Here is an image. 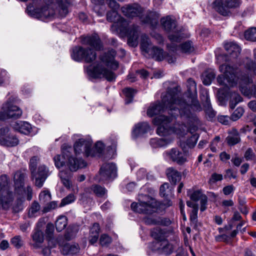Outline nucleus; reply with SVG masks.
I'll return each instance as SVG.
<instances>
[{
	"instance_id": "1",
	"label": "nucleus",
	"mask_w": 256,
	"mask_h": 256,
	"mask_svg": "<svg viewBox=\"0 0 256 256\" xmlns=\"http://www.w3.org/2000/svg\"><path fill=\"white\" fill-rule=\"evenodd\" d=\"M187 90L184 95V100L179 98V87L168 88L165 94H162V102L159 101L151 104L147 110V114L152 117L168 109V113L172 117H176L180 112V108L191 104L194 110H200V104L197 99L196 82L191 78L187 80Z\"/></svg>"
},
{
	"instance_id": "2",
	"label": "nucleus",
	"mask_w": 256,
	"mask_h": 256,
	"mask_svg": "<svg viewBox=\"0 0 256 256\" xmlns=\"http://www.w3.org/2000/svg\"><path fill=\"white\" fill-rule=\"evenodd\" d=\"M219 69L224 73L217 78L220 85L231 87L236 85L238 82L240 90L244 96L248 97L252 96L256 98V86L254 85L252 89L250 88L249 84L252 83V80L248 74L241 72L236 66L226 64L220 65Z\"/></svg>"
},
{
	"instance_id": "3",
	"label": "nucleus",
	"mask_w": 256,
	"mask_h": 256,
	"mask_svg": "<svg viewBox=\"0 0 256 256\" xmlns=\"http://www.w3.org/2000/svg\"><path fill=\"white\" fill-rule=\"evenodd\" d=\"M182 108H180V112L178 115L181 116L186 118L187 120V126L184 124H176L174 126H172L173 132L179 134L181 136H184L188 132L192 134L196 132L198 129V126L200 125V120L195 114L191 112L190 108L194 110L200 111V110H194L191 104L188 106H182Z\"/></svg>"
},
{
	"instance_id": "4",
	"label": "nucleus",
	"mask_w": 256,
	"mask_h": 256,
	"mask_svg": "<svg viewBox=\"0 0 256 256\" xmlns=\"http://www.w3.org/2000/svg\"><path fill=\"white\" fill-rule=\"evenodd\" d=\"M111 29L112 30L120 32L123 35L127 36L128 43L130 46H134L136 45L138 37V26L134 24L128 27V22L121 18L118 22L112 24Z\"/></svg>"
},
{
	"instance_id": "5",
	"label": "nucleus",
	"mask_w": 256,
	"mask_h": 256,
	"mask_svg": "<svg viewBox=\"0 0 256 256\" xmlns=\"http://www.w3.org/2000/svg\"><path fill=\"white\" fill-rule=\"evenodd\" d=\"M86 73L93 78H105L108 82L114 81L116 74L104 66L101 62L90 64L86 68Z\"/></svg>"
},
{
	"instance_id": "6",
	"label": "nucleus",
	"mask_w": 256,
	"mask_h": 256,
	"mask_svg": "<svg viewBox=\"0 0 256 256\" xmlns=\"http://www.w3.org/2000/svg\"><path fill=\"white\" fill-rule=\"evenodd\" d=\"M160 22L166 31L173 32L168 36V39L172 42H179L184 38L182 30L178 29L176 20L172 18L170 16L162 18L160 19Z\"/></svg>"
},
{
	"instance_id": "7",
	"label": "nucleus",
	"mask_w": 256,
	"mask_h": 256,
	"mask_svg": "<svg viewBox=\"0 0 256 256\" xmlns=\"http://www.w3.org/2000/svg\"><path fill=\"white\" fill-rule=\"evenodd\" d=\"M157 202L155 199L148 195H141L138 202H132L131 208L140 214H148L150 212V209L156 208Z\"/></svg>"
},
{
	"instance_id": "8",
	"label": "nucleus",
	"mask_w": 256,
	"mask_h": 256,
	"mask_svg": "<svg viewBox=\"0 0 256 256\" xmlns=\"http://www.w3.org/2000/svg\"><path fill=\"white\" fill-rule=\"evenodd\" d=\"M72 58L76 62L84 61L86 63L94 62L96 57V52L90 48H84L81 46H76L72 49Z\"/></svg>"
},
{
	"instance_id": "9",
	"label": "nucleus",
	"mask_w": 256,
	"mask_h": 256,
	"mask_svg": "<svg viewBox=\"0 0 256 256\" xmlns=\"http://www.w3.org/2000/svg\"><path fill=\"white\" fill-rule=\"evenodd\" d=\"M172 118L164 115L156 116L152 120L154 124L158 126L156 130L157 134L160 136H167L172 132H173L172 126L170 123L172 120Z\"/></svg>"
},
{
	"instance_id": "10",
	"label": "nucleus",
	"mask_w": 256,
	"mask_h": 256,
	"mask_svg": "<svg viewBox=\"0 0 256 256\" xmlns=\"http://www.w3.org/2000/svg\"><path fill=\"white\" fill-rule=\"evenodd\" d=\"M22 114V110L18 106L7 102L0 108V120L7 119L20 118Z\"/></svg>"
},
{
	"instance_id": "11",
	"label": "nucleus",
	"mask_w": 256,
	"mask_h": 256,
	"mask_svg": "<svg viewBox=\"0 0 256 256\" xmlns=\"http://www.w3.org/2000/svg\"><path fill=\"white\" fill-rule=\"evenodd\" d=\"M214 8L220 14L227 16L230 14V8H236L240 6V0H215L213 2Z\"/></svg>"
},
{
	"instance_id": "12",
	"label": "nucleus",
	"mask_w": 256,
	"mask_h": 256,
	"mask_svg": "<svg viewBox=\"0 0 256 256\" xmlns=\"http://www.w3.org/2000/svg\"><path fill=\"white\" fill-rule=\"evenodd\" d=\"M92 142L90 140L80 138L75 142L74 148L76 154H83L86 157H94L96 154L92 149Z\"/></svg>"
},
{
	"instance_id": "13",
	"label": "nucleus",
	"mask_w": 256,
	"mask_h": 256,
	"mask_svg": "<svg viewBox=\"0 0 256 256\" xmlns=\"http://www.w3.org/2000/svg\"><path fill=\"white\" fill-rule=\"evenodd\" d=\"M51 172L48 168L44 164L40 165L34 171L31 173L32 180H34L35 186L41 188L46 180L50 176Z\"/></svg>"
},
{
	"instance_id": "14",
	"label": "nucleus",
	"mask_w": 256,
	"mask_h": 256,
	"mask_svg": "<svg viewBox=\"0 0 256 256\" xmlns=\"http://www.w3.org/2000/svg\"><path fill=\"white\" fill-rule=\"evenodd\" d=\"M117 176V168L114 163H105L99 170V181L106 182L113 180Z\"/></svg>"
},
{
	"instance_id": "15",
	"label": "nucleus",
	"mask_w": 256,
	"mask_h": 256,
	"mask_svg": "<svg viewBox=\"0 0 256 256\" xmlns=\"http://www.w3.org/2000/svg\"><path fill=\"white\" fill-rule=\"evenodd\" d=\"M28 12L33 17L42 20L53 18L55 14L54 10L48 6L34 9L32 12L29 11Z\"/></svg>"
},
{
	"instance_id": "16",
	"label": "nucleus",
	"mask_w": 256,
	"mask_h": 256,
	"mask_svg": "<svg viewBox=\"0 0 256 256\" xmlns=\"http://www.w3.org/2000/svg\"><path fill=\"white\" fill-rule=\"evenodd\" d=\"M14 199V194L12 190L0 192V208L8 210Z\"/></svg>"
},
{
	"instance_id": "17",
	"label": "nucleus",
	"mask_w": 256,
	"mask_h": 256,
	"mask_svg": "<svg viewBox=\"0 0 256 256\" xmlns=\"http://www.w3.org/2000/svg\"><path fill=\"white\" fill-rule=\"evenodd\" d=\"M116 55V50L114 49H111L108 50L107 52H105L100 56V58L101 62L104 63L106 66H110L112 68L115 70L118 67V62L114 60Z\"/></svg>"
},
{
	"instance_id": "18",
	"label": "nucleus",
	"mask_w": 256,
	"mask_h": 256,
	"mask_svg": "<svg viewBox=\"0 0 256 256\" xmlns=\"http://www.w3.org/2000/svg\"><path fill=\"white\" fill-rule=\"evenodd\" d=\"M121 9L123 14L128 18L140 17L143 12V8L136 4L127 5Z\"/></svg>"
},
{
	"instance_id": "19",
	"label": "nucleus",
	"mask_w": 256,
	"mask_h": 256,
	"mask_svg": "<svg viewBox=\"0 0 256 256\" xmlns=\"http://www.w3.org/2000/svg\"><path fill=\"white\" fill-rule=\"evenodd\" d=\"M170 160L176 162L178 165H182L187 160L185 154L177 148H172L166 152Z\"/></svg>"
},
{
	"instance_id": "20",
	"label": "nucleus",
	"mask_w": 256,
	"mask_h": 256,
	"mask_svg": "<svg viewBox=\"0 0 256 256\" xmlns=\"http://www.w3.org/2000/svg\"><path fill=\"white\" fill-rule=\"evenodd\" d=\"M82 43L84 44L90 46L96 50H100L102 49V42L97 34L84 38L82 40Z\"/></svg>"
},
{
	"instance_id": "21",
	"label": "nucleus",
	"mask_w": 256,
	"mask_h": 256,
	"mask_svg": "<svg viewBox=\"0 0 256 256\" xmlns=\"http://www.w3.org/2000/svg\"><path fill=\"white\" fill-rule=\"evenodd\" d=\"M86 166V162L82 159H78L71 156L70 153L66 162V166L70 172H76L78 168H83Z\"/></svg>"
},
{
	"instance_id": "22",
	"label": "nucleus",
	"mask_w": 256,
	"mask_h": 256,
	"mask_svg": "<svg viewBox=\"0 0 256 256\" xmlns=\"http://www.w3.org/2000/svg\"><path fill=\"white\" fill-rule=\"evenodd\" d=\"M72 150L71 147L62 149V154H57L54 158V164L56 168H60L66 165L68 157L69 156L70 150Z\"/></svg>"
},
{
	"instance_id": "23",
	"label": "nucleus",
	"mask_w": 256,
	"mask_h": 256,
	"mask_svg": "<svg viewBox=\"0 0 256 256\" xmlns=\"http://www.w3.org/2000/svg\"><path fill=\"white\" fill-rule=\"evenodd\" d=\"M224 48L232 58H236L240 53V48L234 42H226Z\"/></svg>"
},
{
	"instance_id": "24",
	"label": "nucleus",
	"mask_w": 256,
	"mask_h": 256,
	"mask_svg": "<svg viewBox=\"0 0 256 256\" xmlns=\"http://www.w3.org/2000/svg\"><path fill=\"white\" fill-rule=\"evenodd\" d=\"M166 174L172 184L176 185L182 178V174L180 172L172 167L168 168L166 170Z\"/></svg>"
},
{
	"instance_id": "25",
	"label": "nucleus",
	"mask_w": 256,
	"mask_h": 256,
	"mask_svg": "<svg viewBox=\"0 0 256 256\" xmlns=\"http://www.w3.org/2000/svg\"><path fill=\"white\" fill-rule=\"evenodd\" d=\"M13 128L21 134L26 135L30 134L32 130L31 125L28 122L24 121H18L14 124Z\"/></svg>"
},
{
	"instance_id": "26",
	"label": "nucleus",
	"mask_w": 256,
	"mask_h": 256,
	"mask_svg": "<svg viewBox=\"0 0 256 256\" xmlns=\"http://www.w3.org/2000/svg\"><path fill=\"white\" fill-rule=\"evenodd\" d=\"M149 130L150 126L148 122H140L135 126L132 131V136L136 138L147 132Z\"/></svg>"
},
{
	"instance_id": "27",
	"label": "nucleus",
	"mask_w": 256,
	"mask_h": 256,
	"mask_svg": "<svg viewBox=\"0 0 256 256\" xmlns=\"http://www.w3.org/2000/svg\"><path fill=\"white\" fill-rule=\"evenodd\" d=\"M228 144L230 146H234L240 142V138L238 132L234 128L228 132L226 138Z\"/></svg>"
},
{
	"instance_id": "28",
	"label": "nucleus",
	"mask_w": 256,
	"mask_h": 256,
	"mask_svg": "<svg viewBox=\"0 0 256 256\" xmlns=\"http://www.w3.org/2000/svg\"><path fill=\"white\" fill-rule=\"evenodd\" d=\"M100 226L98 223H94L90 228L88 236V241L91 244H94L99 237Z\"/></svg>"
},
{
	"instance_id": "29",
	"label": "nucleus",
	"mask_w": 256,
	"mask_h": 256,
	"mask_svg": "<svg viewBox=\"0 0 256 256\" xmlns=\"http://www.w3.org/2000/svg\"><path fill=\"white\" fill-rule=\"evenodd\" d=\"M19 140L15 135L8 133L4 137V139L0 141V144L4 146L12 147L17 146L18 144Z\"/></svg>"
},
{
	"instance_id": "30",
	"label": "nucleus",
	"mask_w": 256,
	"mask_h": 256,
	"mask_svg": "<svg viewBox=\"0 0 256 256\" xmlns=\"http://www.w3.org/2000/svg\"><path fill=\"white\" fill-rule=\"evenodd\" d=\"M172 141V139L170 138H154L150 140V145L154 148L162 147L170 144Z\"/></svg>"
},
{
	"instance_id": "31",
	"label": "nucleus",
	"mask_w": 256,
	"mask_h": 256,
	"mask_svg": "<svg viewBox=\"0 0 256 256\" xmlns=\"http://www.w3.org/2000/svg\"><path fill=\"white\" fill-rule=\"evenodd\" d=\"M80 248L78 244H66L64 246L62 250V253L64 255L75 254L79 252Z\"/></svg>"
},
{
	"instance_id": "32",
	"label": "nucleus",
	"mask_w": 256,
	"mask_h": 256,
	"mask_svg": "<svg viewBox=\"0 0 256 256\" xmlns=\"http://www.w3.org/2000/svg\"><path fill=\"white\" fill-rule=\"evenodd\" d=\"M148 56L158 61H162L165 57L166 54L162 48L154 46Z\"/></svg>"
},
{
	"instance_id": "33",
	"label": "nucleus",
	"mask_w": 256,
	"mask_h": 256,
	"mask_svg": "<svg viewBox=\"0 0 256 256\" xmlns=\"http://www.w3.org/2000/svg\"><path fill=\"white\" fill-rule=\"evenodd\" d=\"M57 2L58 4L57 10L59 16L62 18L65 17L68 12V1L66 0H59Z\"/></svg>"
},
{
	"instance_id": "34",
	"label": "nucleus",
	"mask_w": 256,
	"mask_h": 256,
	"mask_svg": "<svg viewBox=\"0 0 256 256\" xmlns=\"http://www.w3.org/2000/svg\"><path fill=\"white\" fill-rule=\"evenodd\" d=\"M79 230L78 225L70 224L68 227L64 234V238L67 240H70L74 238Z\"/></svg>"
},
{
	"instance_id": "35",
	"label": "nucleus",
	"mask_w": 256,
	"mask_h": 256,
	"mask_svg": "<svg viewBox=\"0 0 256 256\" xmlns=\"http://www.w3.org/2000/svg\"><path fill=\"white\" fill-rule=\"evenodd\" d=\"M216 76L214 72L212 70H206L203 72L202 76V82L206 86H208L211 83L212 80H214Z\"/></svg>"
},
{
	"instance_id": "36",
	"label": "nucleus",
	"mask_w": 256,
	"mask_h": 256,
	"mask_svg": "<svg viewBox=\"0 0 256 256\" xmlns=\"http://www.w3.org/2000/svg\"><path fill=\"white\" fill-rule=\"evenodd\" d=\"M199 136L197 134H194L191 137L188 138L186 142H180V146L182 147L183 150L186 148V144L188 148H194L198 138Z\"/></svg>"
},
{
	"instance_id": "37",
	"label": "nucleus",
	"mask_w": 256,
	"mask_h": 256,
	"mask_svg": "<svg viewBox=\"0 0 256 256\" xmlns=\"http://www.w3.org/2000/svg\"><path fill=\"white\" fill-rule=\"evenodd\" d=\"M11 190L10 182L6 174L0 176V192Z\"/></svg>"
},
{
	"instance_id": "38",
	"label": "nucleus",
	"mask_w": 256,
	"mask_h": 256,
	"mask_svg": "<svg viewBox=\"0 0 256 256\" xmlns=\"http://www.w3.org/2000/svg\"><path fill=\"white\" fill-rule=\"evenodd\" d=\"M90 190L96 196L99 198L104 197L107 194V190L104 187L99 184H92Z\"/></svg>"
},
{
	"instance_id": "39",
	"label": "nucleus",
	"mask_w": 256,
	"mask_h": 256,
	"mask_svg": "<svg viewBox=\"0 0 256 256\" xmlns=\"http://www.w3.org/2000/svg\"><path fill=\"white\" fill-rule=\"evenodd\" d=\"M68 225V218L64 216H59L55 222L56 230L58 232L63 230Z\"/></svg>"
},
{
	"instance_id": "40",
	"label": "nucleus",
	"mask_w": 256,
	"mask_h": 256,
	"mask_svg": "<svg viewBox=\"0 0 256 256\" xmlns=\"http://www.w3.org/2000/svg\"><path fill=\"white\" fill-rule=\"evenodd\" d=\"M122 92L126 97V104H128L132 102L135 94L136 93V90L131 88H126L123 90Z\"/></svg>"
},
{
	"instance_id": "41",
	"label": "nucleus",
	"mask_w": 256,
	"mask_h": 256,
	"mask_svg": "<svg viewBox=\"0 0 256 256\" xmlns=\"http://www.w3.org/2000/svg\"><path fill=\"white\" fill-rule=\"evenodd\" d=\"M26 176V172L21 170L17 171L14 176V184L24 186V178Z\"/></svg>"
},
{
	"instance_id": "42",
	"label": "nucleus",
	"mask_w": 256,
	"mask_h": 256,
	"mask_svg": "<svg viewBox=\"0 0 256 256\" xmlns=\"http://www.w3.org/2000/svg\"><path fill=\"white\" fill-rule=\"evenodd\" d=\"M160 250L162 253L169 255L174 252V246L166 240L163 241L161 244Z\"/></svg>"
},
{
	"instance_id": "43",
	"label": "nucleus",
	"mask_w": 256,
	"mask_h": 256,
	"mask_svg": "<svg viewBox=\"0 0 256 256\" xmlns=\"http://www.w3.org/2000/svg\"><path fill=\"white\" fill-rule=\"evenodd\" d=\"M245 38L249 41L256 42V28H251L244 32Z\"/></svg>"
},
{
	"instance_id": "44",
	"label": "nucleus",
	"mask_w": 256,
	"mask_h": 256,
	"mask_svg": "<svg viewBox=\"0 0 256 256\" xmlns=\"http://www.w3.org/2000/svg\"><path fill=\"white\" fill-rule=\"evenodd\" d=\"M40 210V205L38 202L36 200L34 201L31 205L29 210L28 215L30 218L34 217L36 214Z\"/></svg>"
},
{
	"instance_id": "45",
	"label": "nucleus",
	"mask_w": 256,
	"mask_h": 256,
	"mask_svg": "<svg viewBox=\"0 0 256 256\" xmlns=\"http://www.w3.org/2000/svg\"><path fill=\"white\" fill-rule=\"evenodd\" d=\"M50 200L51 194L48 190H44L40 194L39 200L41 204H44L49 202Z\"/></svg>"
},
{
	"instance_id": "46",
	"label": "nucleus",
	"mask_w": 256,
	"mask_h": 256,
	"mask_svg": "<svg viewBox=\"0 0 256 256\" xmlns=\"http://www.w3.org/2000/svg\"><path fill=\"white\" fill-rule=\"evenodd\" d=\"M244 109L240 106L236 108V109L232 112L230 116V120L232 121H236L240 119L244 113Z\"/></svg>"
},
{
	"instance_id": "47",
	"label": "nucleus",
	"mask_w": 256,
	"mask_h": 256,
	"mask_svg": "<svg viewBox=\"0 0 256 256\" xmlns=\"http://www.w3.org/2000/svg\"><path fill=\"white\" fill-rule=\"evenodd\" d=\"M153 46L147 40H143L140 44L142 51L148 55L151 52Z\"/></svg>"
},
{
	"instance_id": "48",
	"label": "nucleus",
	"mask_w": 256,
	"mask_h": 256,
	"mask_svg": "<svg viewBox=\"0 0 256 256\" xmlns=\"http://www.w3.org/2000/svg\"><path fill=\"white\" fill-rule=\"evenodd\" d=\"M201 100L204 106V110L212 108L208 94L207 92L204 94H202L201 96Z\"/></svg>"
},
{
	"instance_id": "49",
	"label": "nucleus",
	"mask_w": 256,
	"mask_h": 256,
	"mask_svg": "<svg viewBox=\"0 0 256 256\" xmlns=\"http://www.w3.org/2000/svg\"><path fill=\"white\" fill-rule=\"evenodd\" d=\"M141 21L144 24H152L154 23H156V22L152 18V13L150 12L146 16L142 15L140 16Z\"/></svg>"
},
{
	"instance_id": "50",
	"label": "nucleus",
	"mask_w": 256,
	"mask_h": 256,
	"mask_svg": "<svg viewBox=\"0 0 256 256\" xmlns=\"http://www.w3.org/2000/svg\"><path fill=\"white\" fill-rule=\"evenodd\" d=\"M24 199L23 197H20L16 199L14 205L12 207V210L14 212L17 213L22 210L23 209L22 202Z\"/></svg>"
},
{
	"instance_id": "51",
	"label": "nucleus",
	"mask_w": 256,
	"mask_h": 256,
	"mask_svg": "<svg viewBox=\"0 0 256 256\" xmlns=\"http://www.w3.org/2000/svg\"><path fill=\"white\" fill-rule=\"evenodd\" d=\"M76 200V197L73 194H70L67 196L66 197L64 198L61 200V202L60 204V207H62L65 206L66 205L72 202H74Z\"/></svg>"
},
{
	"instance_id": "52",
	"label": "nucleus",
	"mask_w": 256,
	"mask_h": 256,
	"mask_svg": "<svg viewBox=\"0 0 256 256\" xmlns=\"http://www.w3.org/2000/svg\"><path fill=\"white\" fill-rule=\"evenodd\" d=\"M34 241L36 243H42L44 242V235L41 230H37L32 235Z\"/></svg>"
},
{
	"instance_id": "53",
	"label": "nucleus",
	"mask_w": 256,
	"mask_h": 256,
	"mask_svg": "<svg viewBox=\"0 0 256 256\" xmlns=\"http://www.w3.org/2000/svg\"><path fill=\"white\" fill-rule=\"evenodd\" d=\"M120 16L116 10H110L106 14L107 20L110 22H114L119 20Z\"/></svg>"
},
{
	"instance_id": "54",
	"label": "nucleus",
	"mask_w": 256,
	"mask_h": 256,
	"mask_svg": "<svg viewBox=\"0 0 256 256\" xmlns=\"http://www.w3.org/2000/svg\"><path fill=\"white\" fill-rule=\"evenodd\" d=\"M40 158L36 156H32L30 160L29 169L30 174L37 169V165Z\"/></svg>"
},
{
	"instance_id": "55",
	"label": "nucleus",
	"mask_w": 256,
	"mask_h": 256,
	"mask_svg": "<svg viewBox=\"0 0 256 256\" xmlns=\"http://www.w3.org/2000/svg\"><path fill=\"white\" fill-rule=\"evenodd\" d=\"M180 48L182 52L184 53H190L194 50V48L190 42L182 44L180 45Z\"/></svg>"
},
{
	"instance_id": "56",
	"label": "nucleus",
	"mask_w": 256,
	"mask_h": 256,
	"mask_svg": "<svg viewBox=\"0 0 256 256\" xmlns=\"http://www.w3.org/2000/svg\"><path fill=\"white\" fill-rule=\"evenodd\" d=\"M169 184L168 183H164L160 188V194L162 197L166 198L168 195Z\"/></svg>"
},
{
	"instance_id": "57",
	"label": "nucleus",
	"mask_w": 256,
	"mask_h": 256,
	"mask_svg": "<svg viewBox=\"0 0 256 256\" xmlns=\"http://www.w3.org/2000/svg\"><path fill=\"white\" fill-rule=\"evenodd\" d=\"M112 242L111 238L106 234H102L100 238V243L102 246H108Z\"/></svg>"
},
{
	"instance_id": "58",
	"label": "nucleus",
	"mask_w": 256,
	"mask_h": 256,
	"mask_svg": "<svg viewBox=\"0 0 256 256\" xmlns=\"http://www.w3.org/2000/svg\"><path fill=\"white\" fill-rule=\"evenodd\" d=\"M11 244L17 248H20L23 245V241L21 236H16L11 239Z\"/></svg>"
},
{
	"instance_id": "59",
	"label": "nucleus",
	"mask_w": 256,
	"mask_h": 256,
	"mask_svg": "<svg viewBox=\"0 0 256 256\" xmlns=\"http://www.w3.org/2000/svg\"><path fill=\"white\" fill-rule=\"evenodd\" d=\"M58 206V203L56 201H52L48 202L45 206L44 207L42 212L43 213H47L50 210L55 209Z\"/></svg>"
},
{
	"instance_id": "60",
	"label": "nucleus",
	"mask_w": 256,
	"mask_h": 256,
	"mask_svg": "<svg viewBox=\"0 0 256 256\" xmlns=\"http://www.w3.org/2000/svg\"><path fill=\"white\" fill-rule=\"evenodd\" d=\"M94 153L96 154V156H99L103 152L104 149V146L102 142H98L95 144L94 148H92Z\"/></svg>"
},
{
	"instance_id": "61",
	"label": "nucleus",
	"mask_w": 256,
	"mask_h": 256,
	"mask_svg": "<svg viewBox=\"0 0 256 256\" xmlns=\"http://www.w3.org/2000/svg\"><path fill=\"white\" fill-rule=\"evenodd\" d=\"M223 179V176L222 174H218L216 172L213 173L208 180L209 184H214L217 182L221 181Z\"/></svg>"
},
{
	"instance_id": "62",
	"label": "nucleus",
	"mask_w": 256,
	"mask_h": 256,
	"mask_svg": "<svg viewBox=\"0 0 256 256\" xmlns=\"http://www.w3.org/2000/svg\"><path fill=\"white\" fill-rule=\"evenodd\" d=\"M238 204H239V207L238 209L240 211V212L246 215L248 214V210L247 207L246 206V201L244 198H238Z\"/></svg>"
},
{
	"instance_id": "63",
	"label": "nucleus",
	"mask_w": 256,
	"mask_h": 256,
	"mask_svg": "<svg viewBox=\"0 0 256 256\" xmlns=\"http://www.w3.org/2000/svg\"><path fill=\"white\" fill-rule=\"evenodd\" d=\"M171 224V221L168 218L157 216V224L162 226H168Z\"/></svg>"
},
{
	"instance_id": "64",
	"label": "nucleus",
	"mask_w": 256,
	"mask_h": 256,
	"mask_svg": "<svg viewBox=\"0 0 256 256\" xmlns=\"http://www.w3.org/2000/svg\"><path fill=\"white\" fill-rule=\"evenodd\" d=\"M204 112H206L207 120L210 121H212L216 116V112L212 108L206 109Z\"/></svg>"
}]
</instances>
